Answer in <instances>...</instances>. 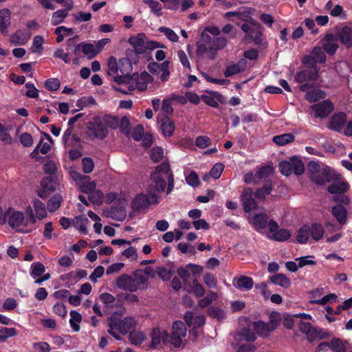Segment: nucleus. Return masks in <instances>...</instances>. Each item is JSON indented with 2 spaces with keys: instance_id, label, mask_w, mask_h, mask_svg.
I'll return each instance as SVG.
<instances>
[{
  "instance_id": "38",
  "label": "nucleus",
  "mask_w": 352,
  "mask_h": 352,
  "mask_svg": "<svg viewBox=\"0 0 352 352\" xmlns=\"http://www.w3.org/2000/svg\"><path fill=\"white\" fill-rule=\"evenodd\" d=\"M144 334L141 331H133L129 333V340L131 344L140 345L145 340Z\"/></svg>"
},
{
  "instance_id": "36",
  "label": "nucleus",
  "mask_w": 352,
  "mask_h": 352,
  "mask_svg": "<svg viewBox=\"0 0 352 352\" xmlns=\"http://www.w3.org/2000/svg\"><path fill=\"white\" fill-rule=\"evenodd\" d=\"M63 201L62 196L59 194L54 195L47 204V208L50 212H55L60 206Z\"/></svg>"
},
{
  "instance_id": "22",
  "label": "nucleus",
  "mask_w": 352,
  "mask_h": 352,
  "mask_svg": "<svg viewBox=\"0 0 352 352\" xmlns=\"http://www.w3.org/2000/svg\"><path fill=\"white\" fill-rule=\"evenodd\" d=\"M130 276L132 278V283L137 287V290L145 289L147 287L148 283L142 270H136Z\"/></svg>"
},
{
  "instance_id": "55",
  "label": "nucleus",
  "mask_w": 352,
  "mask_h": 352,
  "mask_svg": "<svg viewBox=\"0 0 352 352\" xmlns=\"http://www.w3.org/2000/svg\"><path fill=\"white\" fill-rule=\"evenodd\" d=\"M300 331L307 335H314L316 329L314 328L310 322L300 321L298 324Z\"/></svg>"
},
{
  "instance_id": "25",
  "label": "nucleus",
  "mask_w": 352,
  "mask_h": 352,
  "mask_svg": "<svg viewBox=\"0 0 352 352\" xmlns=\"http://www.w3.org/2000/svg\"><path fill=\"white\" fill-rule=\"evenodd\" d=\"M331 213L341 225L345 224L347 220V210L346 208L341 204L333 206Z\"/></svg>"
},
{
  "instance_id": "21",
  "label": "nucleus",
  "mask_w": 352,
  "mask_h": 352,
  "mask_svg": "<svg viewBox=\"0 0 352 352\" xmlns=\"http://www.w3.org/2000/svg\"><path fill=\"white\" fill-rule=\"evenodd\" d=\"M145 41L146 35L144 33L132 36L129 38V43L138 54H144L145 52Z\"/></svg>"
},
{
  "instance_id": "63",
  "label": "nucleus",
  "mask_w": 352,
  "mask_h": 352,
  "mask_svg": "<svg viewBox=\"0 0 352 352\" xmlns=\"http://www.w3.org/2000/svg\"><path fill=\"white\" fill-rule=\"evenodd\" d=\"M302 63L308 68H310L312 69H318L316 67V64L318 63L314 59V57L312 56L311 54L304 56L302 59Z\"/></svg>"
},
{
  "instance_id": "54",
  "label": "nucleus",
  "mask_w": 352,
  "mask_h": 352,
  "mask_svg": "<svg viewBox=\"0 0 352 352\" xmlns=\"http://www.w3.org/2000/svg\"><path fill=\"white\" fill-rule=\"evenodd\" d=\"M103 121L107 126L113 129H116L119 126L120 120L116 116L106 115L103 117Z\"/></svg>"
},
{
  "instance_id": "60",
  "label": "nucleus",
  "mask_w": 352,
  "mask_h": 352,
  "mask_svg": "<svg viewBox=\"0 0 352 352\" xmlns=\"http://www.w3.org/2000/svg\"><path fill=\"white\" fill-rule=\"evenodd\" d=\"M109 71L107 72L108 76H111V74H117L119 71V63H118L117 60L115 57L111 56L108 59L107 63Z\"/></svg>"
},
{
  "instance_id": "9",
  "label": "nucleus",
  "mask_w": 352,
  "mask_h": 352,
  "mask_svg": "<svg viewBox=\"0 0 352 352\" xmlns=\"http://www.w3.org/2000/svg\"><path fill=\"white\" fill-rule=\"evenodd\" d=\"M268 228L272 234L271 239L276 241H285L291 237V232L286 228L279 229L278 223L273 219L269 221Z\"/></svg>"
},
{
  "instance_id": "64",
  "label": "nucleus",
  "mask_w": 352,
  "mask_h": 352,
  "mask_svg": "<svg viewBox=\"0 0 352 352\" xmlns=\"http://www.w3.org/2000/svg\"><path fill=\"white\" fill-rule=\"evenodd\" d=\"M186 181L188 184L193 187L198 186L200 184L199 177L195 171H191L186 177Z\"/></svg>"
},
{
  "instance_id": "4",
  "label": "nucleus",
  "mask_w": 352,
  "mask_h": 352,
  "mask_svg": "<svg viewBox=\"0 0 352 352\" xmlns=\"http://www.w3.org/2000/svg\"><path fill=\"white\" fill-rule=\"evenodd\" d=\"M246 20L247 23L241 25L242 31L245 33L244 41L247 43L254 42L256 45L261 44L263 27L252 17Z\"/></svg>"
},
{
  "instance_id": "24",
  "label": "nucleus",
  "mask_w": 352,
  "mask_h": 352,
  "mask_svg": "<svg viewBox=\"0 0 352 352\" xmlns=\"http://www.w3.org/2000/svg\"><path fill=\"white\" fill-rule=\"evenodd\" d=\"M349 189V185L347 182H333L332 184L327 187V191L332 195H340L343 194L348 191Z\"/></svg>"
},
{
  "instance_id": "51",
  "label": "nucleus",
  "mask_w": 352,
  "mask_h": 352,
  "mask_svg": "<svg viewBox=\"0 0 352 352\" xmlns=\"http://www.w3.org/2000/svg\"><path fill=\"white\" fill-rule=\"evenodd\" d=\"M119 71L122 74L130 75V73L132 71V63L129 60V59H120Z\"/></svg>"
},
{
  "instance_id": "3",
  "label": "nucleus",
  "mask_w": 352,
  "mask_h": 352,
  "mask_svg": "<svg viewBox=\"0 0 352 352\" xmlns=\"http://www.w3.org/2000/svg\"><path fill=\"white\" fill-rule=\"evenodd\" d=\"M107 324L109 327L107 331L108 333L117 340H121L122 337L114 331L115 329L122 335H126L130 329L135 327L137 325V322L133 317L126 316L122 319L117 313H114L107 318Z\"/></svg>"
},
{
  "instance_id": "33",
  "label": "nucleus",
  "mask_w": 352,
  "mask_h": 352,
  "mask_svg": "<svg viewBox=\"0 0 352 352\" xmlns=\"http://www.w3.org/2000/svg\"><path fill=\"white\" fill-rule=\"evenodd\" d=\"M309 235L310 227L305 224L298 229L296 235V241L300 244H305L307 242Z\"/></svg>"
},
{
  "instance_id": "19",
  "label": "nucleus",
  "mask_w": 352,
  "mask_h": 352,
  "mask_svg": "<svg viewBox=\"0 0 352 352\" xmlns=\"http://www.w3.org/2000/svg\"><path fill=\"white\" fill-rule=\"evenodd\" d=\"M116 285L120 289L130 292L137 291V287L132 283V278L129 274H123L120 275L116 280Z\"/></svg>"
},
{
  "instance_id": "30",
  "label": "nucleus",
  "mask_w": 352,
  "mask_h": 352,
  "mask_svg": "<svg viewBox=\"0 0 352 352\" xmlns=\"http://www.w3.org/2000/svg\"><path fill=\"white\" fill-rule=\"evenodd\" d=\"M272 181L266 180L263 186L261 188H258L256 192H254V195L256 199L263 201L265 199V197L272 192Z\"/></svg>"
},
{
  "instance_id": "14",
  "label": "nucleus",
  "mask_w": 352,
  "mask_h": 352,
  "mask_svg": "<svg viewBox=\"0 0 352 352\" xmlns=\"http://www.w3.org/2000/svg\"><path fill=\"white\" fill-rule=\"evenodd\" d=\"M318 78L319 69H302L296 73L294 80L298 83L316 82Z\"/></svg>"
},
{
  "instance_id": "45",
  "label": "nucleus",
  "mask_w": 352,
  "mask_h": 352,
  "mask_svg": "<svg viewBox=\"0 0 352 352\" xmlns=\"http://www.w3.org/2000/svg\"><path fill=\"white\" fill-rule=\"evenodd\" d=\"M71 318L69 320L70 325L74 331L80 330V326L76 322H80L82 320V316L76 311H72L70 312Z\"/></svg>"
},
{
  "instance_id": "61",
  "label": "nucleus",
  "mask_w": 352,
  "mask_h": 352,
  "mask_svg": "<svg viewBox=\"0 0 352 352\" xmlns=\"http://www.w3.org/2000/svg\"><path fill=\"white\" fill-rule=\"evenodd\" d=\"M82 170L85 173H90L94 168V162L91 157H84L82 160Z\"/></svg>"
},
{
  "instance_id": "41",
  "label": "nucleus",
  "mask_w": 352,
  "mask_h": 352,
  "mask_svg": "<svg viewBox=\"0 0 352 352\" xmlns=\"http://www.w3.org/2000/svg\"><path fill=\"white\" fill-rule=\"evenodd\" d=\"M92 130L96 138L102 140L107 136V128L101 123H96Z\"/></svg>"
},
{
  "instance_id": "43",
  "label": "nucleus",
  "mask_w": 352,
  "mask_h": 352,
  "mask_svg": "<svg viewBox=\"0 0 352 352\" xmlns=\"http://www.w3.org/2000/svg\"><path fill=\"white\" fill-rule=\"evenodd\" d=\"M192 284V287L188 284V285H187L188 289L186 290L188 292H192L197 297L203 296L205 292V289L203 286L198 283L196 279L193 280Z\"/></svg>"
},
{
  "instance_id": "29",
  "label": "nucleus",
  "mask_w": 352,
  "mask_h": 352,
  "mask_svg": "<svg viewBox=\"0 0 352 352\" xmlns=\"http://www.w3.org/2000/svg\"><path fill=\"white\" fill-rule=\"evenodd\" d=\"M326 96V93L324 91L319 89H314L307 91L305 96V98L309 102L314 103L320 100L324 99Z\"/></svg>"
},
{
  "instance_id": "8",
  "label": "nucleus",
  "mask_w": 352,
  "mask_h": 352,
  "mask_svg": "<svg viewBox=\"0 0 352 352\" xmlns=\"http://www.w3.org/2000/svg\"><path fill=\"white\" fill-rule=\"evenodd\" d=\"M334 105L329 100H324L322 102L314 104L311 109L314 111L316 118H326L333 111Z\"/></svg>"
},
{
  "instance_id": "39",
  "label": "nucleus",
  "mask_w": 352,
  "mask_h": 352,
  "mask_svg": "<svg viewBox=\"0 0 352 352\" xmlns=\"http://www.w3.org/2000/svg\"><path fill=\"white\" fill-rule=\"evenodd\" d=\"M310 54L314 57V59L318 63L323 64L326 62V55L322 51V49L319 46H315L311 51Z\"/></svg>"
},
{
  "instance_id": "17",
  "label": "nucleus",
  "mask_w": 352,
  "mask_h": 352,
  "mask_svg": "<svg viewBox=\"0 0 352 352\" xmlns=\"http://www.w3.org/2000/svg\"><path fill=\"white\" fill-rule=\"evenodd\" d=\"M151 348H156L162 341L164 344L168 343L169 339V334L166 331H160L158 327L153 329L151 333Z\"/></svg>"
},
{
  "instance_id": "37",
  "label": "nucleus",
  "mask_w": 352,
  "mask_h": 352,
  "mask_svg": "<svg viewBox=\"0 0 352 352\" xmlns=\"http://www.w3.org/2000/svg\"><path fill=\"white\" fill-rule=\"evenodd\" d=\"M294 140V135L292 133H284L279 135H276L273 138V142L279 145L284 146L293 142Z\"/></svg>"
},
{
  "instance_id": "56",
  "label": "nucleus",
  "mask_w": 352,
  "mask_h": 352,
  "mask_svg": "<svg viewBox=\"0 0 352 352\" xmlns=\"http://www.w3.org/2000/svg\"><path fill=\"white\" fill-rule=\"evenodd\" d=\"M144 2L147 4L151 8V11L157 16H160L162 14V6L161 4L155 0H144Z\"/></svg>"
},
{
  "instance_id": "46",
  "label": "nucleus",
  "mask_w": 352,
  "mask_h": 352,
  "mask_svg": "<svg viewBox=\"0 0 352 352\" xmlns=\"http://www.w3.org/2000/svg\"><path fill=\"white\" fill-rule=\"evenodd\" d=\"M67 15L68 14L67 10H58L56 11L53 13L52 16V24L53 25H57L61 23Z\"/></svg>"
},
{
  "instance_id": "62",
  "label": "nucleus",
  "mask_w": 352,
  "mask_h": 352,
  "mask_svg": "<svg viewBox=\"0 0 352 352\" xmlns=\"http://www.w3.org/2000/svg\"><path fill=\"white\" fill-rule=\"evenodd\" d=\"M339 46L336 43H324L322 44V48L324 51L329 55L333 56L336 54Z\"/></svg>"
},
{
  "instance_id": "1",
  "label": "nucleus",
  "mask_w": 352,
  "mask_h": 352,
  "mask_svg": "<svg viewBox=\"0 0 352 352\" xmlns=\"http://www.w3.org/2000/svg\"><path fill=\"white\" fill-rule=\"evenodd\" d=\"M151 183L146 190V195L139 194L132 201L133 210L140 211L146 208L150 204H158V198L161 192L165 190V183L155 175H151Z\"/></svg>"
},
{
  "instance_id": "44",
  "label": "nucleus",
  "mask_w": 352,
  "mask_h": 352,
  "mask_svg": "<svg viewBox=\"0 0 352 352\" xmlns=\"http://www.w3.org/2000/svg\"><path fill=\"white\" fill-rule=\"evenodd\" d=\"M331 350L332 352H346V348L341 339L333 338L331 340Z\"/></svg>"
},
{
  "instance_id": "35",
  "label": "nucleus",
  "mask_w": 352,
  "mask_h": 352,
  "mask_svg": "<svg viewBox=\"0 0 352 352\" xmlns=\"http://www.w3.org/2000/svg\"><path fill=\"white\" fill-rule=\"evenodd\" d=\"M88 222V219L82 214L75 217L74 225L81 233L86 234H87V223Z\"/></svg>"
},
{
  "instance_id": "13",
  "label": "nucleus",
  "mask_w": 352,
  "mask_h": 352,
  "mask_svg": "<svg viewBox=\"0 0 352 352\" xmlns=\"http://www.w3.org/2000/svg\"><path fill=\"white\" fill-rule=\"evenodd\" d=\"M105 217L112 218L117 221H122L126 217L125 202L119 201L111 208L104 211Z\"/></svg>"
},
{
  "instance_id": "40",
  "label": "nucleus",
  "mask_w": 352,
  "mask_h": 352,
  "mask_svg": "<svg viewBox=\"0 0 352 352\" xmlns=\"http://www.w3.org/2000/svg\"><path fill=\"white\" fill-rule=\"evenodd\" d=\"M322 168L320 167V165L318 162L315 161H310L307 164V170L309 173V177L311 182H313V178L315 176H317L319 175L320 172L321 171Z\"/></svg>"
},
{
  "instance_id": "16",
  "label": "nucleus",
  "mask_w": 352,
  "mask_h": 352,
  "mask_svg": "<svg viewBox=\"0 0 352 352\" xmlns=\"http://www.w3.org/2000/svg\"><path fill=\"white\" fill-rule=\"evenodd\" d=\"M249 222L257 232H261L268 226V216L265 213H258L249 218Z\"/></svg>"
},
{
  "instance_id": "28",
  "label": "nucleus",
  "mask_w": 352,
  "mask_h": 352,
  "mask_svg": "<svg viewBox=\"0 0 352 352\" xmlns=\"http://www.w3.org/2000/svg\"><path fill=\"white\" fill-rule=\"evenodd\" d=\"M161 130L164 136H171L175 131V123L170 118L165 116L161 120Z\"/></svg>"
},
{
  "instance_id": "27",
  "label": "nucleus",
  "mask_w": 352,
  "mask_h": 352,
  "mask_svg": "<svg viewBox=\"0 0 352 352\" xmlns=\"http://www.w3.org/2000/svg\"><path fill=\"white\" fill-rule=\"evenodd\" d=\"M11 12L8 8L0 10V32L6 34L8 28L10 25Z\"/></svg>"
},
{
  "instance_id": "23",
  "label": "nucleus",
  "mask_w": 352,
  "mask_h": 352,
  "mask_svg": "<svg viewBox=\"0 0 352 352\" xmlns=\"http://www.w3.org/2000/svg\"><path fill=\"white\" fill-rule=\"evenodd\" d=\"M132 80L136 81V87L140 91H144L147 87V83L153 80V77L147 72H144L140 76L135 73L131 76Z\"/></svg>"
},
{
  "instance_id": "53",
  "label": "nucleus",
  "mask_w": 352,
  "mask_h": 352,
  "mask_svg": "<svg viewBox=\"0 0 352 352\" xmlns=\"http://www.w3.org/2000/svg\"><path fill=\"white\" fill-rule=\"evenodd\" d=\"M31 268V276L34 278L41 276L45 271V266L40 262L33 263Z\"/></svg>"
},
{
  "instance_id": "42",
  "label": "nucleus",
  "mask_w": 352,
  "mask_h": 352,
  "mask_svg": "<svg viewBox=\"0 0 352 352\" xmlns=\"http://www.w3.org/2000/svg\"><path fill=\"white\" fill-rule=\"evenodd\" d=\"M82 50L83 54L87 55L89 59L94 58L98 54H99V50H96L94 45L91 43H82Z\"/></svg>"
},
{
  "instance_id": "52",
  "label": "nucleus",
  "mask_w": 352,
  "mask_h": 352,
  "mask_svg": "<svg viewBox=\"0 0 352 352\" xmlns=\"http://www.w3.org/2000/svg\"><path fill=\"white\" fill-rule=\"evenodd\" d=\"M173 331L175 335L186 336L187 329L185 324L182 321H175L172 326Z\"/></svg>"
},
{
  "instance_id": "26",
  "label": "nucleus",
  "mask_w": 352,
  "mask_h": 352,
  "mask_svg": "<svg viewBox=\"0 0 352 352\" xmlns=\"http://www.w3.org/2000/svg\"><path fill=\"white\" fill-rule=\"evenodd\" d=\"M233 284L241 290H250L254 285L253 279L246 276H241L237 279L235 278Z\"/></svg>"
},
{
  "instance_id": "11",
  "label": "nucleus",
  "mask_w": 352,
  "mask_h": 352,
  "mask_svg": "<svg viewBox=\"0 0 352 352\" xmlns=\"http://www.w3.org/2000/svg\"><path fill=\"white\" fill-rule=\"evenodd\" d=\"M57 181L54 175L44 177L41 182V189L38 191V195L45 199L56 190Z\"/></svg>"
},
{
  "instance_id": "18",
  "label": "nucleus",
  "mask_w": 352,
  "mask_h": 352,
  "mask_svg": "<svg viewBox=\"0 0 352 352\" xmlns=\"http://www.w3.org/2000/svg\"><path fill=\"white\" fill-rule=\"evenodd\" d=\"M346 123V114L344 112L335 113L331 118L329 128L340 132Z\"/></svg>"
},
{
  "instance_id": "48",
  "label": "nucleus",
  "mask_w": 352,
  "mask_h": 352,
  "mask_svg": "<svg viewBox=\"0 0 352 352\" xmlns=\"http://www.w3.org/2000/svg\"><path fill=\"white\" fill-rule=\"evenodd\" d=\"M88 199L94 204L100 206L103 202L104 195L100 190H96L95 191L90 192Z\"/></svg>"
},
{
  "instance_id": "57",
  "label": "nucleus",
  "mask_w": 352,
  "mask_h": 352,
  "mask_svg": "<svg viewBox=\"0 0 352 352\" xmlns=\"http://www.w3.org/2000/svg\"><path fill=\"white\" fill-rule=\"evenodd\" d=\"M158 32L164 34L167 38L173 42L178 41L179 36L173 30L168 28L160 27L158 28Z\"/></svg>"
},
{
  "instance_id": "15",
  "label": "nucleus",
  "mask_w": 352,
  "mask_h": 352,
  "mask_svg": "<svg viewBox=\"0 0 352 352\" xmlns=\"http://www.w3.org/2000/svg\"><path fill=\"white\" fill-rule=\"evenodd\" d=\"M6 221H8L11 228H16L22 225L24 221V215L21 212L14 211L12 208H9L6 212Z\"/></svg>"
},
{
  "instance_id": "5",
  "label": "nucleus",
  "mask_w": 352,
  "mask_h": 352,
  "mask_svg": "<svg viewBox=\"0 0 352 352\" xmlns=\"http://www.w3.org/2000/svg\"><path fill=\"white\" fill-rule=\"evenodd\" d=\"M280 321L279 313L273 311L270 316L269 322L258 320L252 322L254 331L261 337L266 338L270 333L274 331Z\"/></svg>"
},
{
  "instance_id": "20",
  "label": "nucleus",
  "mask_w": 352,
  "mask_h": 352,
  "mask_svg": "<svg viewBox=\"0 0 352 352\" xmlns=\"http://www.w3.org/2000/svg\"><path fill=\"white\" fill-rule=\"evenodd\" d=\"M340 43L346 48L352 47V27L349 25L343 26L337 33Z\"/></svg>"
},
{
  "instance_id": "2",
  "label": "nucleus",
  "mask_w": 352,
  "mask_h": 352,
  "mask_svg": "<svg viewBox=\"0 0 352 352\" xmlns=\"http://www.w3.org/2000/svg\"><path fill=\"white\" fill-rule=\"evenodd\" d=\"M220 30L217 27H207L201 34V41L197 43L196 54L201 56L207 53L208 57L214 59L220 47Z\"/></svg>"
},
{
  "instance_id": "49",
  "label": "nucleus",
  "mask_w": 352,
  "mask_h": 352,
  "mask_svg": "<svg viewBox=\"0 0 352 352\" xmlns=\"http://www.w3.org/2000/svg\"><path fill=\"white\" fill-rule=\"evenodd\" d=\"M280 173L287 177L292 173V157L288 161H281L278 164Z\"/></svg>"
},
{
  "instance_id": "32",
  "label": "nucleus",
  "mask_w": 352,
  "mask_h": 352,
  "mask_svg": "<svg viewBox=\"0 0 352 352\" xmlns=\"http://www.w3.org/2000/svg\"><path fill=\"white\" fill-rule=\"evenodd\" d=\"M309 227L310 235L314 241H318L323 237L324 230L321 223H314Z\"/></svg>"
},
{
  "instance_id": "47",
  "label": "nucleus",
  "mask_w": 352,
  "mask_h": 352,
  "mask_svg": "<svg viewBox=\"0 0 352 352\" xmlns=\"http://www.w3.org/2000/svg\"><path fill=\"white\" fill-rule=\"evenodd\" d=\"M34 207L36 213V217L39 219H43L47 215L45 204L38 199L34 201Z\"/></svg>"
},
{
  "instance_id": "31",
  "label": "nucleus",
  "mask_w": 352,
  "mask_h": 352,
  "mask_svg": "<svg viewBox=\"0 0 352 352\" xmlns=\"http://www.w3.org/2000/svg\"><path fill=\"white\" fill-rule=\"evenodd\" d=\"M270 280L273 284L283 288H289L292 285L290 279L283 274H274L270 278Z\"/></svg>"
},
{
  "instance_id": "6",
  "label": "nucleus",
  "mask_w": 352,
  "mask_h": 352,
  "mask_svg": "<svg viewBox=\"0 0 352 352\" xmlns=\"http://www.w3.org/2000/svg\"><path fill=\"white\" fill-rule=\"evenodd\" d=\"M342 175L329 166H324L319 175L314 177L313 182L318 185H324L326 183L336 182L341 179Z\"/></svg>"
},
{
  "instance_id": "50",
  "label": "nucleus",
  "mask_w": 352,
  "mask_h": 352,
  "mask_svg": "<svg viewBox=\"0 0 352 352\" xmlns=\"http://www.w3.org/2000/svg\"><path fill=\"white\" fill-rule=\"evenodd\" d=\"M273 172V168L271 166H263L256 172V177L259 181L261 179H265Z\"/></svg>"
},
{
  "instance_id": "58",
  "label": "nucleus",
  "mask_w": 352,
  "mask_h": 352,
  "mask_svg": "<svg viewBox=\"0 0 352 352\" xmlns=\"http://www.w3.org/2000/svg\"><path fill=\"white\" fill-rule=\"evenodd\" d=\"M169 62L168 60L164 61L162 64H159L156 62L150 63L148 65V70L152 74H158L163 69V67L166 66H168Z\"/></svg>"
},
{
  "instance_id": "7",
  "label": "nucleus",
  "mask_w": 352,
  "mask_h": 352,
  "mask_svg": "<svg viewBox=\"0 0 352 352\" xmlns=\"http://www.w3.org/2000/svg\"><path fill=\"white\" fill-rule=\"evenodd\" d=\"M159 177L160 179L165 183L166 186V179L168 180V187L166 193L169 194L174 187V177L171 172L170 165L168 162H163L155 167V170L151 175H155Z\"/></svg>"
},
{
  "instance_id": "10",
  "label": "nucleus",
  "mask_w": 352,
  "mask_h": 352,
  "mask_svg": "<svg viewBox=\"0 0 352 352\" xmlns=\"http://www.w3.org/2000/svg\"><path fill=\"white\" fill-rule=\"evenodd\" d=\"M253 190L250 188H245L241 194V201L245 212H250L258 208V203L255 200Z\"/></svg>"
},
{
  "instance_id": "12",
  "label": "nucleus",
  "mask_w": 352,
  "mask_h": 352,
  "mask_svg": "<svg viewBox=\"0 0 352 352\" xmlns=\"http://www.w3.org/2000/svg\"><path fill=\"white\" fill-rule=\"evenodd\" d=\"M243 322L246 324V327L241 328L238 333L240 340L248 342H254L256 340V336L251 329L252 327L251 320L247 317H241L239 323L242 324Z\"/></svg>"
},
{
  "instance_id": "34",
  "label": "nucleus",
  "mask_w": 352,
  "mask_h": 352,
  "mask_svg": "<svg viewBox=\"0 0 352 352\" xmlns=\"http://www.w3.org/2000/svg\"><path fill=\"white\" fill-rule=\"evenodd\" d=\"M292 170L296 175H301L305 172L302 161L296 155L292 157Z\"/></svg>"
},
{
  "instance_id": "59",
  "label": "nucleus",
  "mask_w": 352,
  "mask_h": 352,
  "mask_svg": "<svg viewBox=\"0 0 352 352\" xmlns=\"http://www.w3.org/2000/svg\"><path fill=\"white\" fill-rule=\"evenodd\" d=\"M44 38L41 36H35L32 46V52L34 53H41L43 50V43Z\"/></svg>"
}]
</instances>
